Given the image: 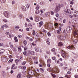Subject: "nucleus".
Instances as JSON below:
<instances>
[{
    "label": "nucleus",
    "mask_w": 78,
    "mask_h": 78,
    "mask_svg": "<svg viewBox=\"0 0 78 78\" xmlns=\"http://www.w3.org/2000/svg\"><path fill=\"white\" fill-rule=\"evenodd\" d=\"M72 26L74 29V31L73 32L74 35L76 37H78V30L75 29V26L73 25Z\"/></svg>",
    "instance_id": "1"
},
{
    "label": "nucleus",
    "mask_w": 78,
    "mask_h": 78,
    "mask_svg": "<svg viewBox=\"0 0 78 78\" xmlns=\"http://www.w3.org/2000/svg\"><path fill=\"white\" fill-rule=\"evenodd\" d=\"M60 5L59 4H58L56 5L55 10V12H59V11H60L61 7Z\"/></svg>",
    "instance_id": "2"
},
{
    "label": "nucleus",
    "mask_w": 78,
    "mask_h": 78,
    "mask_svg": "<svg viewBox=\"0 0 78 78\" xmlns=\"http://www.w3.org/2000/svg\"><path fill=\"white\" fill-rule=\"evenodd\" d=\"M58 38L60 40H64V39H66V37L65 36L58 35Z\"/></svg>",
    "instance_id": "3"
},
{
    "label": "nucleus",
    "mask_w": 78,
    "mask_h": 78,
    "mask_svg": "<svg viewBox=\"0 0 78 78\" xmlns=\"http://www.w3.org/2000/svg\"><path fill=\"white\" fill-rule=\"evenodd\" d=\"M73 15H74V16H75V17H78V12H76V10H73Z\"/></svg>",
    "instance_id": "4"
},
{
    "label": "nucleus",
    "mask_w": 78,
    "mask_h": 78,
    "mask_svg": "<svg viewBox=\"0 0 78 78\" xmlns=\"http://www.w3.org/2000/svg\"><path fill=\"white\" fill-rule=\"evenodd\" d=\"M4 15L5 17L8 18L9 17V13L7 11H5L4 12Z\"/></svg>",
    "instance_id": "5"
},
{
    "label": "nucleus",
    "mask_w": 78,
    "mask_h": 78,
    "mask_svg": "<svg viewBox=\"0 0 78 78\" xmlns=\"http://www.w3.org/2000/svg\"><path fill=\"white\" fill-rule=\"evenodd\" d=\"M72 30V27H68L66 28V30L67 33H70V30Z\"/></svg>",
    "instance_id": "6"
},
{
    "label": "nucleus",
    "mask_w": 78,
    "mask_h": 78,
    "mask_svg": "<svg viewBox=\"0 0 78 78\" xmlns=\"http://www.w3.org/2000/svg\"><path fill=\"white\" fill-rule=\"evenodd\" d=\"M2 60L3 62H7V60L6 58L3 57L2 58Z\"/></svg>",
    "instance_id": "7"
},
{
    "label": "nucleus",
    "mask_w": 78,
    "mask_h": 78,
    "mask_svg": "<svg viewBox=\"0 0 78 78\" xmlns=\"http://www.w3.org/2000/svg\"><path fill=\"white\" fill-rule=\"evenodd\" d=\"M67 48L68 49H69V50H71V49H72V48H73V49H75V47H74V46H73L72 45H71V46H68Z\"/></svg>",
    "instance_id": "8"
},
{
    "label": "nucleus",
    "mask_w": 78,
    "mask_h": 78,
    "mask_svg": "<svg viewBox=\"0 0 78 78\" xmlns=\"http://www.w3.org/2000/svg\"><path fill=\"white\" fill-rule=\"evenodd\" d=\"M64 12L68 14H70V10L69 9H66L64 10Z\"/></svg>",
    "instance_id": "9"
},
{
    "label": "nucleus",
    "mask_w": 78,
    "mask_h": 78,
    "mask_svg": "<svg viewBox=\"0 0 78 78\" xmlns=\"http://www.w3.org/2000/svg\"><path fill=\"white\" fill-rule=\"evenodd\" d=\"M61 55L63 58H66V53L64 52H63L62 54Z\"/></svg>",
    "instance_id": "10"
},
{
    "label": "nucleus",
    "mask_w": 78,
    "mask_h": 78,
    "mask_svg": "<svg viewBox=\"0 0 78 78\" xmlns=\"http://www.w3.org/2000/svg\"><path fill=\"white\" fill-rule=\"evenodd\" d=\"M36 18H35V20L36 22H39V19L38 18L40 17V16H36Z\"/></svg>",
    "instance_id": "11"
},
{
    "label": "nucleus",
    "mask_w": 78,
    "mask_h": 78,
    "mask_svg": "<svg viewBox=\"0 0 78 78\" xmlns=\"http://www.w3.org/2000/svg\"><path fill=\"white\" fill-rule=\"evenodd\" d=\"M5 52V50L2 49L0 51V55H3L4 53Z\"/></svg>",
    "instance_id": "12"
},
{
    "label": "nucleus",
    "mask_w": 78,
    "mask_h": 78,
    "mask_svg": "<svg viewBox=\"0 0 78 78\" xmlns=\"http://www.w3.org/2000/svg\"><path fill=\"white\" fill-rule=\"evenodd\" d=\"M28 26L30 29H32V28H33V26H32V25L31 24H28Z\"/></svg>",
    "instance_id": "13"
},
{
    "label": "nucleus",
    "mask_w": 78,
    "mask_h": 78,
    "mask_svg": "<svg viewBox=\"0 0 78 78\" xmlns=\"http://www.w3.org/2000/svg\"><path fill=\"white\" fill-rule=\"evenodd\" d=\"M40 12L39 11V10H36L35 12V14H39Z\"/></svg>",
    "instance_id": "14"
},
{
    "label": "nucleus",
    "mask_w": 78,
    "mask_h": 78,
    "mask_svg": "<svg viewBox=\"0 0 78 78\" xmlns=\"http://www.w3.org/2000/svg\"><path fill=\"white\" fill-rule=\"evenodd\" d=\"M47 61L48 62L49 64H50V63L51 62V60L50 58H48V60H47Z\"/></svg>",
    "instance_id": "15"
},
{
    "label": "nucleus",
    "mask_w": 78,
    "mask_h": 78,
    "mask_svg": "<svg viewBox=\"0 0 78 78\" xmlns=\"http://www.w3.org/2000/svg\"><path fill=\"white\" fill-rule=\"evenodd\" d=\"M42 25H43V22H40L39 23V27H41Z\"/></svg>",
    "instance_id": "16"
},
{
    "label": "nucleus",
    "mask_w": 78,
    "mask_h": 78,
    "mask_svg": "<svg viewBox=\"0 0 78 78\" xmlns=\"http://www.w3.org/2000/svg\"><path fill=\"white\" fill-rule=\"evenodd\" d=\"M48 16V14L47 13H44V15H43V17H47Z\"/></svg>",
    "instance_id": "17"
},
{
    "label": "nucleus",
    "mask_w": 78,
    "mask_h": 78,
    "mask_svg": "<svg viewBox=\"0 0 78 78\" xmlns=\"http://www.w3.org/2000/svg\"><path fill=\"white\" fill-rule=\"evenodd\" d=\"M35 50L36 51H39V48L36 47L35 48Z\"/></svg>",
    "instance_id": "18"
},
{
    "label": "nucleus",
    "mask_w": 78,
    "mask_h": 78,
    "mask_svg": "<svg viewBox=\"0 0 78 78\" xmlns=\"http://www.w3.org/2000/svg\"><path fill=\"white\" fill-rule=\"evenodd\" d=\"M62 45H63V44H62V42H60L58 44V45L59 47H61L62 46Z\"/></svg>",
    "instance_id": "19"
},
{
    "label": "nucleus",
    "mask_w": 78,
    "mask_h": 78,
    "mask_svg": "<svg viewBox=\"0 0 78 78\" xmlns=\"http://www.w3.org/2000/svg\"><path fill=\"white\" fill-rule=\"evenodd\" d=\"M45 26L46 27H47V28H49V24L48 23H46L45 25Z\"/></svg>",
    "instance_id": "20"
},
{
    "label": "nucleus",
    "mask_w": 78,
    "mask_h": 78,
    "mask_svg": "<svg viewBox=\"0 0 78 78\" xmlns=\"http://www.w3.org/2000/svg\"><path fill=\"white\" fill-rule=\"evenodd\" d=\"M14 39L15 41V42H17L18 41V39H17V37H14Z\"/></svg>",
    "instance_id": "21"
},
{
    "label": "nucleus",
    "mask_w": 78,
    "mask_h": 78,
    "mask_svg": "<svg viewBox=\"0 0 78 78\" xmlns=\"http://www.w3.org/2000/svg\"><path fill=\"white\" fill-rule=\"evenodd\" d=\"M22 10L23 11H26V8L25 7H23L22 8Z\"/></svg>",
    "instance_id": "22"
},
{
    "label": "nucleus",
    "mask_w": 78,
    "mask_h": 78,
    "mask_svg": "<svg viewBox=\"0 0 78 78\" xmlns=\"http://www.w3.org/2000/svg\"><path fill=\"white\" fill-rule=\"evenodd\" d=\"M59 66L60 67H62V66H64V64H63V63H59Z\"/></svg>",
    "instance_id": "23"
},
{
    "label": "nucleus",
    "mask_w": 78,
    "mask_h": 78,
    "mask_svg": "<svg viewBox=\"0 0 78 78\" xmlns=\"http://www.w3.org/2000/svg\"><path fill=\"white\" fill-rule=\"evenodd\" d=\"M30 54L32 55H34V51H31L30 53Z\"/></svg>",
    "instance_id": "24"
},
{
    "label": "nucleus",
    "mask_w": 78,
    "mask_h": 78,
    "mask_svg": "<svg viewBox=\"0 0 78 78\" xmlns=\"http://www.w3.org/2000/svg\"><path fill=\"white\" fill-rule=\"evenodd\" d=\"M9 44L11 48H12L13 47V45L11 44V43H9Z\"/></svg>",
    "instance_id": "25"
},
{
    "label": "nucleus",
    "mask_w": 78,
    "mask_h": 78,
    "mask_svg": "<svg viewBox=\"0 0 78 78\" xmlns=\"http://www.w3.org/2000/svg\"><path fill=\"white\" fill-rule=\"evenodd\" d=\"M23 44L24 45H27V41L26 40H25L23 42Z\"/></svg>",
    "instance_id": "26"
},
{
    "label": "nucleus",
    "mask_w": 78,
    "mask_h": 78,
    "mask_svg": "<svg viewBox=\"0 0 78 78\" xmlns=\"http://www.w3.org/2000/svg\"><path fill=\"white\" fill-rule=\"evenodd\" d=\"M18 51H22V49H21V47H18Z\"/></svg>",
    "instance_id": "27"
},
{
    "label": "nucleus",
    "mask_w": 78,
    "mask_h": 78,
    "mask_svg": "<svg viewBox=\"0 0 78 78\" xmlns=\"http://www.w3.org/2000/svg\"><path fill=\"white\" fill-rule=\"evenodd\" d=\"M12 16L14 19H15V18H16V16L14 14H12Z\"/></svg>",
    "instance_id": "28"
},
{
    "label": "nucleus",
    "mask_w": 78,
    "mask_h": 78,
    "mask_svg": "<svg viewBox=\"0 0 78 78\" xmlns=\"http://www.w3.org/2000/svg\"><path fill=\"white\" fill-rule=\"evenodd\" d=\"M2 74L3 76H5V75H6V73H5V72L3 71L2 72Z\"/></svg>",
    "instance_id": "29"
},
{
    "label": "nucleus",
    "mask_w": 78,
    "mask_h": 78,
    "mask_svg": "<svg viewBox=\"0 0 78 78\" xmlns=\"http://www.w3.org/2000/svg\"><path fill=\"white\" fill-rule=\"evenodd\" d=\"M15 64H13L12 66V67H11V70H12V69H13V68H14V67H15Z\"/></svg>",
    "instance_id": "30"
},
{
    "label": "nucleus",
    "mask_w": 78,
    "mask_h": 78,
    "mask_svg": "<svg viewBox=\"0 0 78 78\" xmlns=\"http://www.w3.org/2000/svg\"><path fill=\"white\" fill-rule=\"evenodd\" d=\"M33 36H34L35 35V31L34 30H33Z\"/></svg>",
    "instance_id": "31"
},
{
    "label": "nucleus",
    "mask_w": 78,
    "mask_h": 78,
    "mask_svg": "<svg viewBox=\"0 0 78 78\" xmlns=\"http://www.w3.org/2000/svg\"><path fill=\"white\" fill-rule=\"evenodd\" d=\"M54 13H55L53 11H51V15H53V14H54Z\"/></svg>",
    "instance_id": "32"
},
{
    "label": "nucleus",
    "mask_w": 78,
    "mask_h": 78,
    "mask_svg": "<svg viewBox=\"0 0 78 78\" xmlns=\"http://www.w3.org/2000/svg\"><path fill=\"white\" fill-rule=\"evenodd\" d=\"M1 3H3L5 2V0H1Z\"/></svg>",
    "instance_id": "33"
},
{
    "label": "nucleus",
    "mask_w": 78,
    "mask_h": 78,
    "mask_svg": "<svg viewBox=\"0 0 78 78\" xmlns=\"http://www.w3.org/2000/svg\"><path fill=\"white\" fill-rule=\"evenodd\" d=\"M27 52L26 51H25L23 52V54L24 55H27Z\"/></svg>",
    "instance_id": "34"
},
{
    "label": "nucleus",
    "mask_w": 78,
    "mask_h": 78,
    "mask_svg": "<svg viewBox=\"0 0 78 78\" xmlns=\"http://www.w3.org/2000/svg\"><path fill=\"white\" fill-rule=\"evenodd\" d=\"M47 34L48 36H51V34L50 32H48Z\"/></svg>",
    "instance_id": "35"
},
{
    "label": "nucleus",
    "mask_w": 78,
    "mask_h": 78,
    "mask_svg": "<svg viewBox=\"0 0 78 78\" xmlns=\"http://www.w3.org/2000/svg\"><path fill=\"white\" fill-rule=\"evenodd\" d=\"M25 64H26V62L24 61L22 63V65H23H23H25Z\"/></svg>",
    "instance_id": "36"
},
{
    "label": "nucleus",
    "mask_w": 78,
    "mask_h": 78,
    "mask_svg": "<svg viewBox=\"0 0 78 78\" xmlns=\"http://www.w3.org/2000/svg\"><path fill=\"white\" fill-rule=\"evenodd\" d=\"M49 69V71H53V70L52 68H50Z\"/></svg>",
    "instance_id": "37"
},
{
    "label": "nucleus",
    "mask_w": 78,
    "mask_h": 78,
    "mask_svg": "<svg viewBox=\"0 0 78 78\" xmlns=\"http://www.w3.org/2000/svg\"><path fill=\"white\" fill-rule=\"evenodd\" d=\"M15 28L16 30H18L20 27L19 26H16Z\"/></svg>",
    "instance_id": "38"
},
{
    "label": "nucleus",
    "mask_w": 78,
    "mask_h": 78,
    "mask_svg": "<svg viewBox=\"0 0 78 78\" xmlns=\"http://www.w3.org/2000/svg\"><path fill=\"white\" fill-rule=\"evenodd\" d=\"M54 69L55 70V71H56V72H58L59 70H58V69L57 68H56V67H55L54 68Z\"/></svg>",
    "instance_id": "39"
},
{
    "label": "nucleus",
    "mask_w": 78,
    "mask_h": 78,
    "mask_svg": "<svg viewBox=\"0 0 78 78\" xmlns=\"http://www.w3.org/2000/svg\"><path fill=\"white\" fill-rule=\"evenodd\" d=\"M46 42L47 44H48V45H50V42L49 41H47Z\"/></svg>",
    "instance_id": "40"
},
{
    "label": "nucleus",
    "mask_w": 78,
    "mask_h": 78,
    "mask_svg": "<svg viewBox=\"0 0 78 78\" xmlns=\"http://www.w3.org/2000/svg\"><path fill=\"white\" fill-rule=\"evenodd\" d=\"M4 27H5L4 25H2L1 26V28L2 30H4Z\"/></svg>",
    "instance_id": "41"
},
{
    "label": "nucleus",
    "mask_w": 78,
    "mask_h": 78,
    "mask_svg": "<svg viewBox=\"0 0 78 78\" xmlns=\"http://www.w3.org/2000/svg\"><path fill=\"white\" fill-rule=\"evenodd\" d=\"M4 26V27H5V28H8V26L6 24H5Z\"/></svg>",
    "instance_id": "42"
},
{
    "label": "nucleus",
    "mask_w": 78,
    "mask_h": 78,
    "mask_svg": "<svg viewBox=\"0 0 78 78\" xmlns=\"http://www.w3.org/2000/svg\"><path fill=\"white\" fill-rule=\"evenodd\" d=\"M52 59L53 60H55V59H56V57H53L52 58Z\"/></svg>",
    "instance_id": "43"
},
{
    "label": "nucleus",
    "mask_w": 78,
    "mask_h": 78,
    "mask_svg": "<svg viewBox=\"0 0 78 78\" xmlns=\"http://www.w3.org/2000/svg\"><path fill=\"white\" fill-rule=\"evenodd\" d=\"M66 19H64L63 21V23H66Z\"/></svg>",
    "instance_id": "44"
},
{
    "label": "nucleus",
    "mask_w": 78,
    "mask_h": 78,
    "mask_svg": "<svg viewBox=\"0 0 78 78\" xmlns=\"http://www.w3.org/2000/svg\"><path fill=\"white\" fill-rule=\"evenodd\" d=\"M26 7L27 8H29V7H30V5L27 4L26 5Z\"/></svg>",
    "instance_id": "45"
},
{
    "label": "nucleus",
    "mask_w": 78,
    "mask_h": 78,
    "mask_svg": "<svg viewBox=\"0 0 78 78\" xmlns=\"http://www.w3.org/2000/svg\"><path fill=\"white\" fill-rule=\"evenodd\" d=\"M30 20H33V18L32 16H30Z\"/></svg>",
    "instance_id": "46"
},
{
    "label": "nucleus",
    "mask_w": 78,
    "mask_h": 78,
    "mask_svg": "<svg viewBox=\"0 0 78 78\" xmlns=\"http://www.w3.org/2000/svg\"><path fill=\"white\" fill-rule=\"evenodd\" d=\"M26 20L27 22H30V20H29V19H28V18H26Z\"/></svg>",
    "instance_id": "47"
},
{
    "label": "nucleus",
    "mask_w": 78,
    "mask_h": 78,
    "mask_svg": "<svg viewBox=\"0 0 78 78\" xmlns=\"http://www.w3.org/2000/svg\"><path fill=\"white\" fill-rule=\"evenodd\" d=\"M21 76H20V75L18 74V75L17 77L18 78H20Z\"/></svg>",
    "instance_id": "48"
},
{
    "label": "nucleus",
    "mask_w": 78,
    "mask_h": 78,
    "mask_svg": "<svg viewBox=\"0 0 78 78\" xmlns=\"http://www.w3.org/2000/svg\"><path fill=\"white\" fill-rule=\"evenodd\" d=\"M3 20L4 22L6 23L8 22V20Z\"/></svg>",
    "instance_id": "49"
},
{
    "label": "nucleus",
    "mask_w": 78,
    "mask_h": 78,
    "mask_svg": "<svg viewBox=\"0 0 78 78\" xmlns=\"http://www.w3.org/2000/svg\"><path fill=\"white\" fill-rule=\"evenodd\" d=\"M19 61V60L16 59L15 60V62H16V63H17V62H18Z\"/></svg>",
    "instance_id": "50"
},
{
    "label": "nucleus",
    "mask_w": 78,
    "mask_h": 78,
    "mask_svg": "<svg viewBox=\"0 0 78 78\" xmlns=\"http://www.w3.org/2000/svg\"><path fill=\"white\" fill-rule=\"evenodd\" d=\"M70 3L71 5H73V2L72 1H70Z\"/></svg>",
    "instance_id": "51"
},
{
    "label": "nucleus",
    "mask_w": 78,
    "mask_h": 78,
    "mask_svg": "<svg viewBox=\"0 0 78 78\" xmlns=\"http://www.w3.org/2000/svg\"><path fill=\"white\" fill-rule=\"evenodd\" d=\"M13 51L14 52L16 51H17V49L15 48H14V49L13 50Z\"/></svg>",
    "instance_id": "52"
},
{
    "label": "nucleus",
    "mask_w": 78,
    "mask_h": 78,
    "mask_svg": "<svg viewBox=\"0 0 78 78\" xmlns=\"http://www.w3.org/2000/svg\"><path fill=\"white\" fill-rule=\"evenodd\" d=\"M56 17H58L59 16V14L58 13H56L55 14Z\"/></svg>",
    "instance_id": "53"
},
{
    "label": "nucleus",
    "mask_w": 78,
    "mask_h": 78,
    "mask_svg": "<svg viewBox=\"0 0 78 78\" xmlns=\"http://www.w3.org/2000/svg\"><path fill=\"white\" fill-rule=\"evenodd\" d=\"M41 72H44V69H43L42 68H41Z\"/></svg>",
    "instance_id": "54"
},
{
    "label": "nucleus",
    "mask_w": 78,
    "mask_h": 78,
    "mask_svg": "<svg viewBox=\"0 0 78 78\" xmlns=\"http://www.w3.org/2000/svg\"><path fill=\"white\" fill-rule=\"evenodd\" d=\"M36 9L37 10H39V7L37 6L36 7Z\"/></svg>",
    "instance_id": "55"
},
{
    "label": "nucleus",
    "mask_w": 78,
    "mask_h": 78,
    "mask_svg": "<svg viewBox=\"0 0 78 78\" xmlns=\"http://www.w3.org/2000/svg\"><path fill=\"white\" fill-rule=\"evenodd\" d=\"M19 17L20 18V19H21V18L22 17V16L21 15H20L19 16Z\"/></svg>",
    "instance_id": "56"
},
{
    "label": "nucleus",
    "mask_w": 78,
    "mask_h": 78,
    "mask_svg": "<svg viewBox=\"0 0 78 78\" xmlns=\"http://www.w3.org/2000/svg\"><path fill=\"white\" fill-rule=\"evenodd\" d=\"M27 50V47H24V51H26Z\"/></svg>",
    "instance_id": "57"
},
{
    "label": "nucleus",
    "mask_w": 78,
    "mask_h": 78,
    "mask_svg": "<svg viewBox=\"0 0 78 78\" xmlns=\"http://www.w3.org/2000/svg\"><path fill=\"white\" fill-rule=\"evenodd\" d=\"M26 30H27V31H30V29H29V28H26Z\"/></svg>",
    "instance_id": "58"
},
{
    "label": "nucleus",
    "mask_w": 78,
    "mask_h": 78,
    "mask_svg": "<svg viewBox=\"0 0 78 78\" xmlns=\"http://www.w3.org/2000/svg\"><path fill=\"white\" fill-rule=\"evenodd\" d=\"M46 53L47 54H50V51H46Z\"/></svg>",
    "instance_id": "59"
},
{
    "label": "nucleus",
    "mask_w": 78,
    "mask_h": 78,
    "mask_svg": "<svg viewBox=\"0 0 78 78\" xmlns=\"http://www.w3.org/2000/svg\"><path fill=\"white\" fill-rule=\"evenodd\" d=\"M75 78H78V76L77 75H75Z\"/></svg>",
    "instance_id": "60"
},
{
    "label": "nucleus",
    "mask_w": 78,
    "mask_h": 78,
    "mask_svg": "<svg viewBox=\"0 0 78 78\" xmlns=\"http://www.w3.org/2000/svg\"><path fill=\"white\" fill-rule=\"evenodd\" d=\"M19 31H21V32H22V31H23V29H20L19 30Z\"/></svg>",
    "instance_id": "61"
},
{
    "label": "nucleus",
    "mask_w": 78,
    "mask_h": 78,
    "mask_svg": "<svg viewBox=\"0 0 78 78\" xmlns=\"http://www.w3.org/2000/svg\"><path fill=\"white\" fill-rule=\"evenodd\" d=\"M36 36H37V39L38 38V37H39V35H38V34H36Z\"/></svg>",
    "instance_id": "62"
},
{
    "label": "nucleus",
    "mask_w": 78,
    "mask_h": 78,
    "mask_svg": "<svg viewBox=\"0 0 78 78\" xmlns=\"http://www.w3.org/2000/svg\"><path fill=\"white\" fill-rule=\"evenodd\" d=\"M59 31H61V27H59V29L58 30Z\"/></svg>",
    "instance_id": "63"
},
{
    "label": "nucleus",
    "mask_w": 78,
    "mask_h": 78,
    "mask_svg": "<svg viewBox=\"0 0 78 78\" xmlns=\"http://www.w3.org/2000/svg\"><path fill=\"white\" fill-rule=\"evenodd\" d=\"M69 17L70 18H72V17H73V16L72 15H69Z\"/></svg>",
    "instance_id": "64"
}]
</instances>
